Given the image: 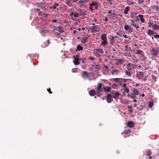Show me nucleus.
<instances>
[{
	"label": "nucleus",
	"mask_w": 159,
	"mask_h": 159,
	"mask_svg": "<svg viewBox=\"0 0 159 159\" xmlns=\"http://www.w3.org/2000/svg\"><path fill=\"white\" fill-rule=\"evenodd\" d=\"M84 1L86 3V2L88 3V2H89V0H84Z\"/></svg>",
	"instance_id": "e2e57ef3"
},
{
	"label": "nucleus",
	"mask_w": 159,
	"mask_h": 159,
	"mask_svg": "<svg viewBox=\"0 0 159 159\" xmlns=\"http://www.w3.org/2000/svg\"><path fill=\"white\" fill-rule=\"evenodd\" d=\"M131 15V17L132 18H134L135 16H136V17L137 15V12H134V13H133V14L132 15Z\"/></svg>",
	"instance_id": "f704fd0d"
},
{
	"label": "nucleus",
	"mask_w": 159,
	"mask_h": 159,
	"mask_svg": "<svg viewBox=\"0 0 159 159\" xmlns=\"http://www.w3.org/2000/svg\"><path fill=\"white\" fill-rule=\"evenodd\" d=\"M131 98H132V99H135V98H136V96L135 95H132L131 96V97H130Z\"/></svg>",
	"instance_id": "09e8293b"
},
{
	"label": "nucleus",
	"mask_w": 159,
	"mask_h": 159,
	"mask_svg": "<svg viewBox=\"0 0 159 159\" xmlns=\"http://www.w3.org/2000/svg\"><path fill=\"white\" fill-rule=\"evenodd\" d=\"M89 59L90 60H92L93 61L95 60V58L92 57H90L89 58Z\"/></svg>",
	"instance_id": "6e6d98bb"
},
{
	"label": "nucleus",
	"mask_w": 159,
	"mask_h": 159,
	"mask_svg": "<svg viewBox=\"0 0 159 159\" xmlns=\"http://www.w3.org/2000/svg\"><path fill=\"white\" fill-rule=\"evenodd\" d=\"M79 16L84 17L85 16V14L84 12L83 11H81L79 13Z\"/></svg>",
	"instance_id": "cd10ccee"
},
{
	"label": "nucleus",
	"mask_w": 159,
	"mask_h": 159,
	"mask_svg": "<svg viewBox=\"0 0 159 159\" xmlns=\"http://www.w3.org/2000/svg\"><path fill=\"white\" fill-rule=\"evenodd\" d=\"M79 4H81V5L83 6L84 5L86 4V3L85 2L84 0H80L79 2Z\"/></svg>",
	"instance_id": "c756f323"
},
{
	"label": "nucleus",
	"mask_w": 159,
	"mask_h": 159,
	"mask_svg": "<svg viewBox=\"0 0 159 159\" xmlns=\"http://www.w3.org/2000/svg\"><path fill=\"white\" fill-rule=\"evenodd\" d=\"M90 37L89 35H86L85 37H83L81 39V42L83 44H84L87 42L88 39Z\"/></svg>",
	"instance_id": "9d476101"
},
{
	"label": "nucleus",
	"mask_w": 159,
	"mask_h": 159,
	"mask_svg": "<svg viewBox=\"0 0 159 159\" xmlns=\"http://www.w3.org/2000/svg\"><path fill=\"white\" fill-rule=\"evenodd\" d=\"M116 15V14L115 13H112V14H111V15H113L114 16H115Z\"/></svg>",
	"instance_id": "69168bd1"
},
{
	"label": "nucleus",
	"mask_w": 159,
	"mask_h": 159,
	"mask_svg": "<svg viewBox=\"0 0 159 159\" xmlns=\"http://www.w3.org/2000/svg\"><path fill=\"white\" fill-rule=\"evenodd\" d=\"M134 68V65L130 63H128L126 65V70H128L131 71L132 69Z\"/></svg>",
	"instance_id": "0eeeda50"
},
{
	"label": "nucleus",
	"mask_w": 159,
	"mask_h": 159,
	"mask_svg": "<svg viewBox=\"0 0 159 159\" xmlns=\"http://www.w3.org/2000/svg\"><path fill=\"white\" fill-rule=\"evenodd\" d=\"M124 82H126L127 80H129L131 81L132 80V79L130 80L129 79H124Z\"/></svg>",
	"instance_id": "864d4df0"
},
{
	"label": "nucleus",
	"mask_w": 159,
	"mask_h": 159,
	"mask_svg": "<svg viewBox=\"0 0 159 159\" xmlns=\"http://www.w3.org/2000/svg\"><path fill=\"white\" fill-rule=\"evenodd\" d=\"M133 94L135 95H137L139 94V91L138 90L135 88H133L132 89Z\"/></svg>",
	"instance_id": "6ab92c4d"
},
{
	"label": "nucleus",
	"mask_w": 159,
	"mask_h": 159,
	"mask_svg": "<svg viewBox=\"0 0 159 159\" xmlns=\"http://www.w3.org/2000/svg\"><path fill=\"white\" fill-rule=\"evenodd\" d=\"M103 90L106 93L109 92L111 90V88L109 86H106L103 88Z\"/></svg>",
	"instance_id": "f3484780"
},
{
	"label": "nucleus",
	"mask_w": 159,
	"mask_h": 159,
	"mask_svg": "<svg viewBox=\"0 0 159 159\" xmlns=\"http://www.w3.org/2000/svg\"><path fill=\"white\" fill-rule=\"evenodd\" d=\"M144 0H138V3L140 4H143V2Z\"/></svg>",
	"instance_id": "a19ab883"
},
{
	"label": "nucleus",
	"mask_w": 159,
	"mask_h": 159,
	"mask_svg": "<svg viewBox=\"0 0 159 159\" xmlns=\"http://www.w3.org/2000/svg\"><path fill=\"white\" fill-rule=\"evenodd\" d=\"M112 94L114 95L113 98L116 100H117L120 96V93L118 92L115 91V92L114 93H113Z\"/></svg>",
	"instance_id": "ddd939ff"
},
{
	"label": "nucleus",
	"mask_w": 159,
	"mask_h": 159,
	"mask_svg": "<svg viewBox=\"0 0 159 159\" xmlns=\"http://www.w3.org/2000/svg\"><path fill=\"white\" fill-rule=\"evenodd\" d=\"M77 69H78L77 68H74L72 70V72L75 73L76 72Z\"/></svg>",
	"instance_id": "37998d69"
},
{
	"label": "nucleus",
	"mask_w": 159,
	"mask_h": 159,
	"mask_svg": "<svg viewBox=\"0 0 159 159\" xmlns=\"http://www.w3.org/2000/svg\"><path fill=\"white\" fill-rule=\"evenodd\" d=\"M47 33V31L46 30H43L41 32V33L42 35L44 36L46 33Z\"/></svg>",
	"instance_id": "bb28decb"
},
{
	"label": "nucleus",
	"mask_w": 159,
	"mask_h": 159,
	"mask_svg": "<svg viewBox=\"0 0 159 159\" xmlns=\"http://www.w3.org/2000/svg\"><path fill=\"white\" fill-rule=\"evenodd\" d=\"M85 59H86L85 58L84 59L83 58H82L80 59V60L82 61V62L83 63H84V60H85Z\"/></svg>",
	"instance_id": "bf43d9fd"
},
{
	"label": "nucleus",
	"mask_w": 159,
	"mask_h": 159,
	"mask_svg": "<svg viewBox=\"0 0 159 159\" xmlns=\"http://www.w3.org/2000/svg\"><path fill=\"white\" fill-rule=\"evenodd\" d=\"M147 33L148 35H151L153 34L154 33V32L153 30H149L148 31Z\"/></svg>",
	"instance_id": "a878e982"
},
{
	"label": "nucleus",
	"mask_w": 159,
	"mask_h": 159,
	"mask_svg": "<svg viewBox=\"0 0 159 159\" xmlns=\"http://www.w3.org/2000/svg\"><path fill=\"white\" fill-rule=\"evenodd\" d=\"M130 20L132 22V23L130 24L133 27H135L137 29L139 28V26L138 25L136 24L135 23V21L134 20Z\"/></svg>",
	"instance_id": "2eb2a0df"
},
{
	"label": "nucleus",
	"mask_w": 159,
	"mask_h": 159,
	"mask_svg": "<svg viewBox=\"0 0 159 159\" xmlns=\"http://www.w3.org/2000/svg\"><path fill=\"white\" fill-rule=\"evenodd\" d=\"M83 50V48L80 45H78L77 47V49L75 50V51L76 52L78 50L79 51H82Z\"/></svg>",
	"instance_id": "b1692460"
},
{
	"label": "nucleus",
	"mask_w": 159,
	"mask_h": 159,
	"mask_svg": "<svg viewBox=\"0 0 159 159\" xmlns=\"http://www.w3.org/2000/svg\"><path fill=\"white\" fill-rule=\"evenodd\" d=\"M131 131L130 129H125L124 131V133L125 134H127Z\"/></svg>",
	"instance_id": "c9c22d12"
},
{
	"label": "nucleus",
	"mask_w": 159,
	"mask_h": 159,
	"mask_svg": "<svg viewBox=\"0 0 159 159\" xmlns=\"http://www.w3.org/2000/svg\"><path fill=\"white\" fill-rule=\"evenodd\" d=\"M94 52L95 55L98 56L99 54H103L104 52L102 49H96L94 50Z\"/></svg>",
	"instance_id": "39448f33"
},
{
	"label": "nucleus",
	"mask_w": 159,
	"mask_h": 159,
	"mask_svg": "<svg viewBox=\"0 0 159 159\" xmlns=\"http://www.w3.org/2000/svg\"><path fill=\"white\" fill-rule=\"evenodd\" d=\"M101 39L102 40L101 44L103 46H105L108 43L107 36L105 34H103L101 36Z\"/></svg>",
	"instance_id": "f257e3e1"
},
{
	"label": "nucleus",
	"mask_w": 159,
	"mask_h": 159,
	"mask_svg": "<svg viewBox=\"0 0 159 159\" xmlns=\"http://www.w3.org/2000/svg\"><path fill=\"white\" fill-rule=\"evenodd\" d=\"M159 50L158 48H152L150 50L151 54L153 56H156L158 53Z\"/></svg>",
	"instance_id": "20e7f679"
},
{
	"label": "nucleus",
	"mask_w": 159,
	"mask_h": 159,
	"mask_svg": "<svg viewBox=\"0 0 159 159\" xmlns=\"http://www.w3.org/2000/svg\"><path fill=\"white\" fill-rule=\"evenodd\" d=\"M152 153L151 152V151H150V150H148V151H147L146 152V155L147 156H149L151 155Z\"/></svg>",
	"instance_id": "2f4dec72"
},
{
	"label": "nucleus",
	"mask_w": 159,
	"mask_h": 159,
	"mask_svg": "<svg viewBox=\"0 0 159 159\" xmlns=\"http://www.w3.org/2000/svg\"><path fill=\"white\" fill-rule=\"evenodd\" d=\"M154 37L155 38H157L159 37V35L158 34L155 35Z\"/></svg>",
	"instance_id": "052dcab7"
},
{
	"label": "nucleus",
	"mask_w": 159,
	"mask_h": 159,
	"mask_svg": "<svg viewBox=\"0 0 159 159\" xmlns=\"http://www.w3.org/2000/svg\"><path fill=\"white\" fill-rule=\"evenodd\" d=\"M127 126L130 127L132 128L134 126V123L132 121H130L127 122Z\"/></svg>",
	"instance_id": "5701e85b"
},
{
	"label": "nucleus",
	"mask_w": 159,
	"mask_h": 159,
	"mask_svg": "<svg viewBox=\"0 0 159 159\" xmlns=\"http://www.w3.org/2000/svg\"><path fill=\"white\" fill-rule=\"evenodd\" d=\"M117 62L116 63V65H118L119 64H123L125 61L124 58H121L119 59H117L116 60Z\"/></svg>",
	"instance_id": "9b49d317"
},
{
	"label": "nucleus",
	"mask_w": 159,
	"mask_h": 159,
	"mask_svg": "<svg viewBox=\"0 0 159 159\" xmlns=\"http://www.w3.org/2000/svg\"><path fill=\"white\" fill-rule=\"evenodd\" d=\"M153 102H150L149 103V107L152 108L153 106Z\"/></svg>",
	"instance_id": "e433bc0d"
},
{
	"label": "nucleus",
	"mask_w": 159,
	"mask_h": 159,
	"mask_svg": "<svg viewBox=\"0 0 159 159\" xmlns=\"http://www.w3.org/2000/svg\"><path fill=\"white\" fill-rule=\"evenodd\" d=\"M132 72L131 71L126 70L125 71V75L128 77H130L132 75Z\"/></svg>",
	"instance_id": "4468645a"
},
{
	"label": "nucleus",
	"mask_w": 159,
	"mask_h": 159,
	"mask_svg": "<svg viewBox=\"0 0 159 159\" xmlns=\"http://www.w3.org/2000/svg\"><path fill=\"white\" fill-rule=\"evenodd\" d=\"M123 37L125 38H127V36L126 35H124Z\"/></svg>",
	"instance_id": "338daca9"
},
{
	"label": "nucleus",
	"mask_w": 159,
	"mask_h": 159,
	"mask_svg": "<svg viewBox=\"0 0 159 159\" xmlns=\"http://www.w3.org/2000/svg\"><path fill=\"white\" fill-rule=\"evenodd\" d=\"M59 4L58 3H56L53 6V8L55 9L56 8V7L58 6Z\"/></svg>",
	"instance_id": "ea45409f"
},
{
	"label": "nucleus",
	"mask_w": 159,
	"mask_h": 159,
	"mask_svg": "<svg viewBox=\"0 0 159 159\" xmlns=\"http://www.w3.org/2000/svg\"><path fill=\"white\" fill-rule=\"evenodd\" d=\"M148 27H151L152 26V25H152V23H150V22H149L148 23Z\"/></svg>",
	"instance_id": "5fc2aeb1"
},
{
	"label": "nucleus",
	"mask_w": 159,
	"mask_h": 159,
	"mask_svg": "<svg viewBox=\"0 0 159 159\" xmlns=\"http://www.w3.org/2000/svg\"><path fill=\"white\" fill-rule=\"evenodd\" d=\"M95 69L97 70V71H98L100 69V66L99 65H96L95 66Z\"/></svg>",
	"instance_id": "c85d7f7f"
},
{
	"label": "nucleus",
	"mask_w": 159,
	"mask_h": 159,
	"mask_svg": "<svg viewBox=\"0 0 159 159\" xmlns=\"http://www.w3.org/2000/svg\"><path fill=\"white\" fill-rule=\"evenodd\" d=\"M107 101L108 103H111L113 101L112 96L111 94H108L106 96Z\"/></svg>",
	"instance_id": "6e6552de"
},
{
	"label": "nucleus",
	"mask_w": 159,
	"mask_h": 159,
	"mask_svg": "<svg viewBox=\"0 0 159 159\" xmlns=\"http://www.w3.org/2000/svg\"><path fill=\"white\" fill-rule=\"evenodd\" d=\"M102 83H99L98 84V87L97 88V90L99 92H101L100 89L102 86Z\"/></svg>",
	"instance_id": "412c9836"
},
{
	"label": "nucleus",
	"mask_w": 159,
	"mask_h": 159,
	"mask_svg": "<svg viewBox=\"0 0 159 159\" xmlns=\"http://www.w3.org/2000/svg\"><path fill=\"white\" fill-rule=\"evenodd\" d=\"M74 16L75 18H78L79 17V13H74Z\"/></svg>",
	"instance_id": "79ce46f5"
},
{
	"label": "nucleus",
	"mask_w": 159,
	"mask_h": 159,
	"mask_svg": "<svg viewBox=\"0 0 159 159\" xmlns=\"http://www.w3.org/2000/svg\"><path fill=\"white\" fill-rule=\"evenodd\" d=\"M90 29H91V32L92 33L98 32L100 30L99 27L97 25L91 26Z\"/></svg>",
	"instance_id": "7ed1b4c3"
},
{
	"label": "nucleus",
	"mask_w": 159,
	"mask_h": 159,
	"mask_svg": "<svg viewBox=\"0 0 159 159\" xmlns=\"http://www.w3.org/2000/svg\"><path fill=\"white\" fill-rule=\"evenodd\" d=\"M119 72L120 71L118 70L114 69L111 71V74L112 75H117Z\"/></svg>",
	"instance_id": "dca6fc26"
},
{
	"label": "nucleus",
	"mask_w": 159,
	"mask_h": 159,
	"mask_svg": "<svg viewBox=\"0 0 159 159\" xmlns=\"http://www.w3.org/2000/svg\"><path fill=\"white\" fill-rule=\"evenodd\" d=\"M57 20L56 19H55V20H53L52 21V22L56 23V22H57Z\"/></svg>",
	"instance_id": "680f3d73"
},
{
	"label": "nucleus",
	"mask_w": 159,
	"mask_h": 159,
	"mask_svg": "<svg viewBox=\"0 0 159 159\" xmlns=\"http://www.w3.org/2000/svg\"><path fill=\"white\" fill-rule=\"evenodd\" d=\"M128 108L129 109V111L131 113L133 112V110L132 109V107L131 106H129L128 107Z\"/></svg>",
	"instance_id": "4c0bfd02"
},
{
	"label": "nucleus",
	"mask_w": 159,
	"mask_h": 159,
	"mask_svg": "<svg viewBox=\"0 0 159 159\" xmlns=\"http://www.w3.org/2000/svg\"><path fill=\"white\" fill-rule=\"evenodd\" d=\"M46 43H47V44H46L45 47L47 46L50 43V41L49 40H48L47 41Z\"/></svg>",
	"instance_id": "de8ad7c7"
},
{
	"label": "nucleus",
	"mask_w": 159,
	"mask_h": 159,
	"mask_svg": "<svg viewBox=\"0 0 159 159\" xmlns=\"http://www.w3.org/2000/svg\"><path fill=\"white\" fill-rule=\"evenodd\" d=\"M80 55L79 54H77L75 56L73 57V58L74 59V61L73 62L75 65H78L80 64L79 61L80 60Z\"/></svg>",
	"instance_id": "f03ea898"
},
{
	"label": "nucleus",
	"mask_w": 159,
	"mask_h": 159,
	"mask_svg": "<svg viewBox=\"0 0 159 159\" xmlns=\"http://www.w3.org/2000/svg\"><path fill=\"white\" fill-rule=\"evenodd\" d=\"M139 15L136 16V20H134L135 21H140V19H139Z\"/></svg>",
	"instance_id": "c03bdc74"
},
{
	"label": "nucleus",
	"mask_w": 159,
	"mask_h": 159,
	"mask_svg": "<svg viewBox=\"0 0 159 159\" xmlns=\"http://www.w3.org/2000/svg\"><path fill=\"white\" fill-rule=\"evenodd\" d=\"M111 14H112V12L111 11H109L107 13L108 16H110V14L111 15Z\"/></svg>",
	"instance_id": "603ef678"
},
{
	"label": "nucleus",
	"mask_w": 159,
	"mask_h": 159,
	"mask_svg": "<svg viewBox=\"0 0 159 159\" xmlns=\"http://www.w3.org/2000/svg\"><path fill=\"white\" fill-rule=\"evenodd\" d=\"M104 66H105V68L106 69H108V67L107 66H106V65H105Z\"/></svg>",
	"instance_id": "774afa93"
},
{
	"label": "nucleus",
	"mask_w": 159,
	"mask_h": 159,
	"mask_svg": "<svg viewBox=\"0 0 159 159\" xmlns=\"http://www.w3.org/2000/svg\"><path fill=\"white\" fill-rule=\"evenodd\" d=\"M139 75H140V77H142L144 76V74L143 72H139Z\"/></svg>",
	"instance_id": "58836bf2"
},
{
	"label": "nucleus",
	"mask_w": 159,
	"mask_h": 159,
	"mask_svg": "<svg viewBox=\"0 0 159 159\" xmlns=\"http://www.w3.org/2000/svg\"><path fill=\"white\" fill-rule=\"evenodd\" d=\"M124 90L126 93H128L129 92V89L127 87L125 88V89H124Z\"/></svg>",
	"instance_id": "72a5a7b5"
},
{
	"label": "nucleus",
	"mask_w": 159,
	"mask_h": 159,
	"mask_svg": "<svg viewBox=\"0 0 159 159\" xmlns=\"http://www.w3.org/2000/svg\"><path fill=\"white\" fill-rule=\"evenodd\" d=\"M105 20L106 22H107V21H108V19L107 18V17H106L105 18Z\"/></svg>",
	"instance_id": "0e129e2a"
},
{
	"label": "nucleus",
	"mask_w": 159,
	"mask_h": 159,
	"mask_svg": "<svg viewBox=\"0 0 159 159\" xmlns=\"http://www.w3.org/2000/svg\"><path fill=\"white\" fill-rule=\"evenodd\" d=\"M122 87L124 89H125V88H127L126 84L125 83L123 85Z\"/></svg>",
	"instance_id": "3c124183"
},
{
	"label": "nucleus",
	"mask_w": 159,
	"mask_h": 159,
	"mask_svg": "<svg viewBox=\"0 0 159 159\" xmlns=\"http://www.w3.org/2000/svg\"><path fill=\"white\" fill-rule=\"evenodd\" d=\"M47 90L50 94H51L52 93V92L51 91L50 88H49L48 89H47Z\"/></svg>",
	"instance_id": "4d7b16f0"
},
{
	"label": "nucleus",
	"mask_w": 159,
	"mask_h": 159,
	"mask_svg": "<svg viewBox=\"0 0 159 159\" xmlns=\"http://www.w3.org/2000/svg\"><path fill=\"white\" fill-rule=\"evenodd\" d=\"M82 77L84 79L89 78V74L88 71H84L82 75Z\"/></svg>",
	"instance_id": "f8f14e48"
},
{
	"label": "nucleus",
	"mask_w": 159,
	"mask_h": 159,
	"mask_svg": "<svg viewBox=\"0 0 159 159\" xmlns=\"http://www.w3.org/2000/svg\"><path fill=\"white\" fill-rule=\"evenodd\" d=\"M120 78H113L112 80H113L114 81H115L116 83H118L120 85H121L122 83V82L120 81Z\"/></svg>",
	"instance_id": "a211bd4d"
},
{
	"label": "nucleus",
	"mask_w": 159,
	"mask_h": 159,
	"mask_svg": "<svg viewBox=\"0 0 159 159\" xmlns=\"http://www.w3.org/2000/svg\"><path fill=\"white\" fill-rule=\"evenodd\" d=\"M95 93L96 92L94 89H92L89 92V94L91 96H94Z\"/></svg>",
	"instance_id": "4be33fe9"
},
{
	"label": "nucleus",
	"mask_w": 159,
	"mask_h": 159,
	"mask_svg": "<svg viewBox=\"0 0 159 159\" xmlns=\"http://www.w3.org/2000/svg\"><path fill=\"white\" fill-rule=\"evenodd\" d=\"M98 4L97 3L95 2H93L90 4L89 8L91 11H93V9H96L98 8Z\"/></svg>",
	"instance_id": "423d86ee"
},
{
	"label": "nucleus",
	"mask_w": 159,
	"mask_h": 159,
	"mask_svg": "<svg viewBox=\"0 0 159 159\" xmlns=\"http://www.w3.org/2000/svg\"><path fill=\"white\" fill-rule=\"evenodd\" d=\"M111 47V48H112L111 50V51H113V52L116 51V50L115 48H114L113 47Z\"/></svg>",
	"instance_id": "13d9d810"
},
{
	"label": "nucleus",
	"mask_w": 159,
	"mask_h": 159,
	"mask_svg": "<svg viewBox=\"0 0 159 159\" xmlns=\"http://www.w3.org/2000/svg\"><path fill=\"white\" fill-rule=\"evenodd\" d=\"M137 53L139 55H142V51L140 50H137Z\"/></svg>",
	"instance_id": "473e14b6"
},
{
	"label": "nucleus",
	"mask_w": 159,
	"mask_h": 159,
	"mask_svg": "<svg viewBox=\"0 0 159 159\" xmlns=\"http://www.w3.org/2000/svg\"><path fill=\"white\" fill-rule=\"evenodd\" d=\"M125 56L127 57H131V54L130 53H129L128 54H125Z\"/></svg>",
	"instance_id": "a18cd8bd"
},
{
	"label": "nucleus",
	"mask_w": 159,
	"mask_h": 159,
	"mask_svg": "<svg viewBox=\"0 0 159 159\" xmlns=\"http://www.w3.org/2000/svg\"><path fill=\"white\" fill-rule=\"evenodd\" d=\"M130 9V7L129 6L126 7L125 9L124 13L126 14H128V12Z\"/></svg>",
	"instance_id": "393cba45"
},
{
	"label": "nucleus",
	"mask_w": 159,
	"mask_h": 159,
	"mask_svg": "<svg viewBox=\"0 0 159 159\" xmlns=\"http://www.w3.org/2000/svg\"><path fill=\"white\" fill-rule=\"evenodd\" d=\"M124 28L125 30H128L129 29V26L127 25H125L124 26Z\"/></svg>",
	"instance_id": "7c9ffc66"
},
{
	"label": "nucleus",
	"mask_w": 159,
	"mask_h": 159,
	"mask_svg": "<svg viewBox=\"0 0 159 159\" xmlns=\"http://www.w3.org/2000/svg\"><path fill=\"white\" fill-rule=\"evenodd\" d=\"M115 38V37L112 35L110 36V38H109V43L111 46H113L114 45Z\"/></svg>",
	"instance_id": "1a4fd4ad"
},
{
	"label": "nucleus",
	"mask_w": 159,
	"mask_h": 159,
	"mask_svg": "<svg viewBox=\"0 0 159 159\" xmlns=\"http://www.w3.org/2000/svg\"><path fill=\"white\" fill-rule=\"evenodd\" d=\"M74 13L73 12H72L70 14V16L71 17V18L72 20H73V18L72 16L73 15H74Z\"/></svg>",
	"instance_id": "49530a36"
},
{
	"label": "nucleus",
	"mask_w": 159,
	"mask_h": 159,
	"mask_svg": "<svg viewBox=\"0 0 159 159\" xmlns=\"http://www.w3.org/2000/svg\"><path fill=\"white\" fill-rule=\"evenodd\" d=\"M106 1L108 2H109L110 4L111 5L112 4V1H113V0H106Z\"/></svg>",
	"instance_id": "8fccbe9b"
},
{
	"label": "nucleus",
	"mask_w": 159,
	"mask_h": 159,
	"mask_svg": "<svg viewBox=\"0 0 159 159\" xmlns=\"http://www.w3.org/2000/svg\"><path fill=\"white\" fill-rule=\"evenodd\" d=\"M139 17L140 20L142 23H143L145 22V19L144 17V16L142 15H139Z\"/></svg>",
	"instance_id": "aec40b11"
}]
</instances>
